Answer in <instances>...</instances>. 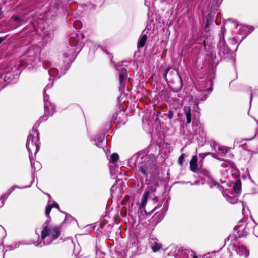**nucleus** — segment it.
<instances>
[{
	"label": "nucleus",
	"mask_w": 258,
	"mask_h": 258,
	"mask_svg": "<svg viewBox=\"0 0 258 258\" xmlns=\"http://www.w3.org/2000/svg\"><path fill=\"white\" fill-rule=\"evenodd\" d=\"M141 160L137 167L141 174L147 178L149 174L153 173V162L147 156L142 157Z\"/></svg>",
	"instance_id": "nucleus-1"
},
{
	"label": "nucleus",
	"mask_w": 258,
	"mask_h": 258,
	"mask_svg": "<svg viewBox=\"0 0 258 258\" xmlns=\"http://www.w3.org/2000/svg\"><path fill=\"white\" fill-rule=\"evenodd\" d=\"M119 81L120 87L124 89L126 85V81L127 77V71L125 69L122 70L118 72Z\"/></svg>",
	"instance_id": "nucleus-2"
},
{
	"label": "nucleus",
	"mask_w": 258,
	"mask_h": 258,
	"mask_svg": "<svg viewBox=\"0 0 258 258\" xmlns=\"http://www.w3.org/2000/svg\"><path fill=\"white\" fill-rule=\"evenodd\" d=\"M198 158L196 155H194L189 161V169L194 173H198L199 167H198Z\"/></svg>",
	"instance_id": "nucleus-3"
},
{
	"label": "nucleus",
	"mask_w": 258,
	"mask_h": 258,
	"mask_svg": "<svg viewBox=\"0 0 258 258\" xmlns=\"http://www.w3.org/2000/svg\"><path fill=\"white\" fill-rule=\"evenodd\" d=\"M39 51L38 48L30 47L27 50V55L28 57L31 58V60H34L39 55Z\"/></svg>",
	"instance_id": "nucleus-4"
},
{
	"label": "nucleus",
	"mask_w": 258,
	"mask_h": 258,
	"mask_svg": "<svg viewBox=\"0 0 258 258\" xmlns=\"http://www.w3.org/2000/svg\"><path fill=\"white\" fill-rule=\"evenodd\" d=\"M69 110L73 115H81L83 114L81 107L78 104L72 105L69 107Z\"/></svg>",
	"instance_id": "nucleus-5"
},
{
	"label": "nucleus",
	"mask_w": 258,
	"mask_h": 258,
	"mask_svg": "<svg viewBox=\"0 0 258 258\" xmlns=\"http://www.w3.org/2000/svg\"><path fill=\"white\" fill-rule=\"evenodd\" d=\"M44 115L48 117L53 113V106L49 102H46L44 106Z\"/></svg>",
	"instance_id": "nucleus-6"
},
{
	"label": "nucleus",
	"mask_w": 258,
	"mask_h": 258,
	"mask_svg": "<svg viewBox=\"0 0 258 258\" xmlns=\"http://www.w3.org/2000/svg\"><path fill=\"white\" fill-rule=\"evenodd\" d=\"M60 229L57 226H51L50 235L53 239H57L60 235Z\"/></svg>",
	"instance_id": "nucleus-7"
},
{
	"label": "nucleus",
	"mask_w": 258,
	"mask_h": 258,
	"mask_svg": "<svg viewBox=\"0 0 258 258\" xmlns=\"http://www.w3.org/2000/svg\"><path fill=\"white\" fill-rule=\"evenodd\" d=\"M237 253L240 255L244 256V257L248 256L249 255V251L244 245H239L236 249Z\"/></svg>",
	"instance_id": "nucleus-8"
},
{
	"label": "nucleus",
	"mask_w": 258,
	"mask_h": 258,
	"mask_svg": "<svg viewBox=\"0 0 258 258\" xmlns=\"http://www.w3.org/2000/svg\"><path fill=\"white\" fill-rule=\"evenodd\" d=\"M184 113L185 115L187 124H189L191 121V108L189 106H184L183 108Z\"/></svg>",
	"instance_id": "nucleus-9"
},
{
	"label": "nucleus",
	"mask_w": 258,
	"mask_h": 258,
	"mask_svg": "<svg viewBox=\"0 0 258 258\" xmlns=\"http://www.w3.org/2000/svg\"><path fill=\"white\" fill-rule=\"evenodd\" d=\"M51 226L49 227L46 225L45 226L41 231V238L44 240L46 237L50 235Z\"/></svg>",
	"instance_id": "nucleus-10"
},
{
	"label": "nucleus",
	"mask_w": 258,
	"mask_h": 258,
	"mask_svg": "<svg viewBox=\"0 0 258 258\" xmlns=\"http://www.w3.org/2000/svg\"><path fill=\"white\" fill-rule=\"evenodd\" d=\"M147 38H148V37H147V34H144L142 35L140 39H139V40L138 41V44H137L138 48L141 49L145 46V45L146 43Z\"/></svg>",
	"instance_id": "nucleus-11"
},
{
	"label": "nucleus",
	"mask_w": 258,
	"mask_h": 258,
	"mask_svg": "<svg viewBox=\"0 0 258 258\" xmlns=\"http://www.w3.org/2000/svg\"><path fill=\"white\" fill-rule=\"evenodd\" d=\"M241 189V181L239 178L236 179L233 185V189L235 193L238 194Z\"/></svg>",
	"instance_id": "nucleus-12"
},
{
	"label": "nucleus",
	"mask_w": 258,
	"mask_h": 258,
	"mask_svg": "<svg viewBox=\"0 0 258 258\" xmlns=\"http://www.w3.org/2000/svg\"><path fill=\"white\" fill-rule=\"evenodd\" d=\"M158 208V206H155L154 209H153L150 212H147L145 210V206H144L143 208L141 207V205L140 206L139 209H138V213H140V214H143V213L146 215H150L153 212H154L156 209Z\"/></svg>",
	"instance_id": "nucleus-13"
},
{
	"label": "nucleus",
	"mask_w": 258,
	"mask_h": 258,
	"mask_svg": "<svg viewBox=\"0 0 258 258\" xmlns=\"http://www.w3.org/2000/svg\"><path fill=\"white\" fill-rule=\"evenodd\" d=\"M149 194L150 192L149 191H146L144 192L142 198V201L141 204L142 208H143L144 206H146Z\"/></svg>",
	"instance_id": "nucleus-14"
},
{
	"label": "nucleus",
	"mask_w": 258,
	"mask_h": 258,
	"mask_svg": "<svg viewBox=\"0 0 258 258\" xmlns=\"http://www.w3.org/2000/svg\"><path fill=\"white\" fill-rule=\"evenodd\" d=\"M162 247V245L157 242L154 241L152 245V249L154 252L159 251Z\"/></svg>",
	"instance_id": "nucleus-15"
},
{
	"label": "nucleus",
	"mask_w": 258,
	"mask_h": 258,
	"mask_svg": "<svg viewBox=\"0 0 258 258\" xmlns=\"http://www.w3.org/2000/svg\"><path fill=\"white\" fill-rule=\"evenodd\" d=\"M198 173L202 174L208 177H211V174L209 172L207 169L203 168V167H199Z\"/></svg>",
	"instance_id": "nucleus-16"
},
{
	"label": "nucleus",
	"mask_w": 258,
	"mask_h": 258,
	"mask_svg": "<svg viewBox=\"0 0 258 258\" xmlns=\"http://www.w3.org/2000/svg\"><path fill=\"white\" fill-rule=\"evenodd\" d=\"M183 254L186 255L187 258H191L196 254V253L191 250L185 249L183 251Z\"/></svg>",
	"instance_id": "nucleus-17"
},
{
	"label": "nucleus",
	"mask_w": 258,
	"mask_h": 258,
	"mask_svg": "<svg viewBox=\"0 0 258 258\" xmlns=\"http://www.w3.org/2000/svg\"><path fill=\"white\" fill-rule=\"evenodd\" d=\"M119 156L117 153H113L110 156V162L112 164H115L117 161L118 160Z\"/></svg>",
	"instance_id": "nucleus-18"
},
{
	"label": "nucleus",
	"mask_w": 258,
	"mask_h": 258,
	"mask_svg": "<svg viewBox=\"0 0 258 258\" xmlns=\"http://www.w3.org/2000/svg\"><path fill=\"white\" fill-rule=\"evenodd\" d=\"M185 157V154L182 153L178 158V163L180 166H183V163L184 161V158Z\"/></svg>",
	"instance_id": "nucleus-19"
},
{
	"label": "nucleus",
	"mask_w": 258,
	"mask_h": 258,
	"mask_svg": "<svg viewBox=\"0 0 258 258\" xmlns=\"http://www.w3.org/2000/svg\"><path fill=\"white\" fill-rule=\"evenodd\" d=\"M219 151L221 152V155H225L228 150V148L224 146H220L218 148Z\"/></svg>",
	"instance_id": "nucleus-20"
},
{
	"label": "nucleus",
	"mask_w": 258,
	"mask_h": 258,
	"mask_svg": "<svg viewBox=\"0 0 258 258\" xmlns=\"http://www.w3.org/2000/svg\"><path fill=\"white\" fill-rule=\"evenodd\" d=\"M73 26L77 29H81L82 27V23L79 21L74 22L73 23Z\"/></svg>",
	"instance_id": "nucleus-21"
},
{
	"label": "nucleus",
	"mask_w": 258,
	"mask_h": 258,
	"mask_svg": "<svg viewBox=\"0 0 258 258\" xmlns=\"http://www.w3.org/2000/svg\"><path fill=\"white\" fill-rule=\"evenodd\" d=\"M165 115L167 116L169 119H171L173 118L174 116V111L172 109H170L168 111V114H165Z\"/></svg>",
	"instance_id": "nucleus-22"
},
{
	"label": "nucleus",
	"mask_w": 258,
	"mask_h": 258,
	"mask_svg": "<svg viewBox=\"0 0 258 258\" xmlns=\"http://www.w3.org/2000/svg\"><path fill=\"white\" fill-rule=\"evenodd\" d=\"M52 209V206L48 205L45 209V214L47 217H49V214Z\"/></svg>",
	"instance_id": "nucleus-23"
},
{
	"label": "nucleus",
	"mask_w": 258,
	"mask_h": 258,
	"mask_svg": "<svg viewBox=\"0 0 258 258\" xmlns=\"http://www.w3.org/2000/svg\"><path fill=\"white\" fill-rule=\"evenodd\" d=\"M11 19H13L15 22H21L22 20V19L18 16H13L11 17Z\"/></svg>",
	"instance_id": "nucleus-24"
},
{
	"label": "nucleus",
	"mask_w": 258,
	"mask_h": 258,
	"mask_svg": "<svg viewBox=\"0 0 258 258\" xmlns=\"http://www.w3.org/2000/svg\"><path fill=\"white\" fill-rule=\"evenodd\" d=\"M170 70V68H168L166 69L164 73V75H163L164 78L165 80H166V81H167V74L168 73Z\"/></svg>",
	"instance_id": "nucleus-25"
},
{
	"label": "nucleus",
	"mask_w": 258,
	"mask_h": 258,
	"mask_svg": "<svg viewBox=\"0 0 258 258\" xmlns=\"http://www.w3.org/2000/svg\"><path fill=\"white\" fill-rule=\"evenodd\" d=\"M199 157L202 159H204L206 157V154H205V153H200L199 154Z\"/></svg>",
	"instance_id": "nucleus-26"
},
{
	"label": "nucleus",
	"mask_w": 258,
	"mask_h": 258,
	"mask_svg": "<svg viewBox=\"0 0 258 258\" xmlns=\"http://www.w3.org/2000/svg\"><path fill=\"white\" fill-rule=\"evenodd\" d=\"M50 206H52V208L53 207L56 208L57 209L59 208L58 205L56 203H53L50 205Z\"/></svg>",
	"instance_id": "nucleus-27"
},
{
	"label": "nucleus",
	"mask_w": 258,
	"mask_h": 258,
	"mask_svg": "<svg viewBox=\"0 0 258 258\" xmlns=\"http://www.w3.org/2000/svg\"><path fill=\"white\" fill-rule=\"evenodd\" d=\"M246 235H247V232H243V233L242 234H239L238 237H245Z\"/></svg>",
	"instance_id": "nucleus-28"
},
{
	"label": "nucleus",
	"mask_w": 258,
	"mask_h": 258,
	"mask_svg": "<svg viewBox=\"0 0 258 258\" xmlns=\"http://www.w3.org/2000/svg\"><path fill=\"white\" fill-rule=\"evenodd\" d=\"M30 145V142L27 141V144H26V147H27V149L28 150H31Z\"/></svg>",
	"instance_id": "nucleus-29"
},
{
	"label": "nucleus",
	"mask_w": 258,
	"mask_h": 258,
	"mask_svg": "<svg viewBox=\"0 0 258 258\" xmlns=\"http://www.w3.org/2000/svg\"><path fill=\"white\" fill-rule=\"evenodd\" d=\"M204 160V159H201L200 160V166H199V167H203Z\"/></svg>",
	"instance_id": "nucleus-30"
},
{
	"label": "nucleus",
	"mask_w": 258,
	"mask_h": 258,
	"mask_svg": "<svg viewBox=\"0 0 258 258\" xmlns=\"http://www.w3.org/2000/svg\"><path fill=\"white\" fill-rule=\"evenodd\" d=\"M6 39V37H1L0 38V44Z\"/></svg>",
	"instance_id": "nucleus-31"
},
{
	"label": "nucleus",
	"mask_w": 258,
	"mask_h": 258,
	"mask_svg": "<svg viewBox=\"0 0 258 258\" xmlns=\"http://www.w3.org/2000/svg\"><path fill=\"white\" fill-rule=\"evenodd\" d=\"M203 45H204V49L205 50H207V47H206V41L205 40H204L203 41Z\"/></svg>",
	"instance_id": "nucleus-32"
},
{
	"label": "nucleus",
	"mask_w": 258,
	"mask_h": 258,
	"mask_svg": "<svg viewBox=\"0 0 258 258\" xmlns=\"http://www.w3.org/2000/svg\"><path fill=\"white\" fill-rule=\"evenodd\" d=\"M228 163L230 165V166H232V167H233L234 166V162L231 161H229Z\"/></svg>",
	"instance_id": "nucleus-33"
},
{
	"label": "nucleus",
	"mask_w": 258,
	"mask_h": 258,
	"mask_svg": "<svg viewBox=\"0 0 258 258\" xmlns=\"http://www.w3.org/2000/svg\"><path fill=\"white\" fill-rule=\"evenodd\" d=\"M212 157H213V158H215V159H217V156L216 154H215L214 153H212L211 154V155Z\"/></svg>",
	"instance_id": "nucleus-34"
},
{
	"label": "nucleus",
	"mask_w": 258,
	"mask_h": 258,
	"mask_svg": "<svg viewBox=\"0 0 258 258\" xmlns=\"http://www.w3.org/2000/svg\"><path fill=\"white\" fill-rule=\"evenodd\" d=\"M153 201H155L156 202H157L158 201V198L157 197H155L153 200Z\"/></svg>",
	"instance_id": "nucleus-35"
},
{
	"label": "nucleus",
	"mask_w": 258,
	"mask_h": 258,
	"mask_svg": "<svg viewBox=\"0 0 258 258\" xmlns=\"http://www.w3.org/2000/svg\"><path fill=\"white\" fill-rule=\"evenodd\" d=\"M205 154H206V156H207L208 155H211V154L212 153L211 152H206V153H204Z\"/></svg>",
	"instance_id": "nucleus-36"
},
{
	"label": "nucleus",
	"mask_w": 258,
	"mask_h": 258,
	"mask_svg": "<svg viewBox=\"0 0 258 258\" xmlns=\"http://www.w3.org/2000/svg\"><path fill=\"white\" fill-rule=\"evenodd\" d=\"M208 25H209L208 21V20H207V24H206V25H205V28H206V27H208Z\"/></svg>",
	"instance_id": "nucleus-37"
},
{
	"label": "nucleus",
	"mask_w": 258,
	"mask_h": 258,
	"mask_svg": "<svg viewBox=\"0 0 258 258\" xmlns=\"http://www.w3.org/2000/svg\"><path fill=\"white\" fill-rule=\"evenodd\" d=\"M162 219H160V218L156 221V223H158L159 222L161 221Z\"/></svg>",
	"instance_id": "nucleus-38"
},
{
	"label": "nucleus",
	"mask_w": 258,
	"mask_h": 258,
	"mask_svg": "<svg viewBox=\"0 0 258 258\" xmlns=\"http://www.w3.org/2000/svg\"><path fill=\"white\" fill-rule=\"evenodd\" d=\"M191 258H198L197 256L196 255V254H195V255H194Z\"/></svg>",
	"instance_id": "nucleus-39"
},
{
	"label": "nucleus",
	"mask_w": 258,
	"mask_h": 258,
	"mask_svg": "<svg viewBox=\"0 0 258 258\" xmlns=\"http://www.w3.org/2000/svg\"><path fill=\"white\" fill-rule=\"evenodd\" d=\"M3 12L2 11V9H0V15L3 14Z\"/></svg>",
	"instance_id": "nucleus-40"
},
{
	"label": "nucleus",
	"mask_w": 258,
	"mask_h": 258,
	"mask_svg": "<svg viewBox=\"0 0 258 258\" xmlns=\"http://www.w3.org/2000/svg\"><path fill=\"white\" fill-rule=\"evenodd\" d=\"M162 56H165V52H164V53H162Z\"/></svg>",
	"instance_id": "nucleus-41"
},
{
	"label": "nucleus",
	"mask_w": 258,
	"mask_h": 258,
	"mask_svg": "<svg viewBox=\"0 0 258 258\" xmlns=\"http://www.w3.org/2000/svg\"><path fill=\"white\" fill-rule=\"evenodd\" d=\"M166 49H165L164 50L165 55L166 54Z\"/></svg>",
	"instance_id": "nucleus-42"
},
{
	"label": "nucleus",
	"mask_w": 258,
	"mask_h": 258,
	"mask_svg": "<svg viewBox=\"0 0 258 258\" xmlns=\"http://www.w3.org/2000/svg\"><path fill=\"white\" fill-rule=\"evenodd\" d=\"M104 51H105L106 53H108L107 52V51L105 50Z\"/></svg>",
	"instance_id": "nucleus-43"
},
{
	"label": "nucleus",
	"mask_w": 258,
	"mask_h": 258,
	"mask_svg": "<svg viewBox=\"0 0 258 258\" xmlns=\"http://www.w3.org/2000/svg\"><path fill=\"white\" fill-rule=\"evenodd\" d=\"M31 145H33V142H31Z\"/></svg>",
	"instance_id": "nucleus-44"
},
{
	"label": "nucleus",
	"mask_w": 258,
	"mask_h": 258,
	"mask_svg": "<svg viewBox=\"0 0 258 258\" xmlns=\"http://www.w3.org/2000/svg\"><path fill=\"white\" fill-rule=\"evenodd\" d=\"M158 206V208H159V207H161V206Z\"/></svg>",
	"instance_id": "nucleus-45"
}]
</instances>
